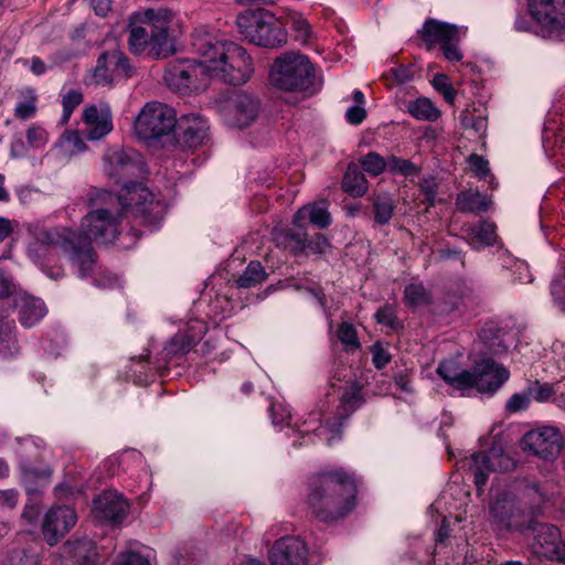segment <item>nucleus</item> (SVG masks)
Segmentation results:
<instances>
[{"label":"nucleus","instance_id":"40","mask_svg":"<svg viewBox=\"0 0 565 565\" xmlns=\"http://www.w3.org/2000/svg\"><path fill=\"white\" fill-rule=\"evenodd\" d=\"M362 403L361 386L352 384L345 388L341 395V406L343 407L344 415L341 418L348 417L354 412Z\"/></svg>","mask_w":565,"mask_h":565},{"label":"nucleus","instance_id":"44","mask_svg":"<svg viewBox=\"0 0 565 565\" xmlns=\"http://www.w3.org/2000/svg\"><path fill=\"white\" fill-rule=\"evenodd\" d=\"M83 102V94L79 90L72 89L63 96V117L62 122H67L74 109Z\"/></svg>","mask_w":565,"mask_h":565},{"label":"nucleus","instance_id":"38","mask_svg":"<svg viewBox=\"0 0 565 565\" xmlns=\"http://www.w3.org/2000/svg\"><path fill=\"white\" fill-rule=\"evenodd\" d=\"M265 278L266 273L262 264L259 262H250L237 279V285L242 288H250L263 282Z\"/></svg>","mask_w":565,"mask_h":565},{"label":"nucleus","instance_id":"50","mask_svg":"<svg viewBox=\"0 0 565 565\" xmlns=\"http://www.w3.org/2000/svg\"><path fill=\"white\" fill-rule=\"evenodd\" d=\"M419 188L422 193L425 195L424 202L427 203L428 206H433L435 204L438 188V183L435 178L423 179L419 183Z\"/></svg>","mask_w":565,"mask_h":565},{"label":"nucleus","instance_id":"16","mask_svg":"<svg viewBox=\"0 0 565 565\" xmlns=\"http://www.w3.org/2000/svg\"><path fill=\"white\" fill-rule=\"evenodd\" d=\"M509 375V371L492 359H482L470 371L471 387L481 393H493L508 381Z\"/></svg>","mask_w":565,"mask_h":565},{"label":"nucleus","instance_id":"54","mask_svg":"<svg viewBox=\"0 0 565 565\" xmlns=\"http://www.w3.org/2000/svg\"><path fill=\"white\" fill-rule=\"evenodd\" d=\"M551 292L561 310L565 311V278L553 280Z\"/></svg>","mask_w":565,"mask_h":565},{"label":"nucleus","instance_id":"35","mask_svg":"<svg viewBox=\"0 0 565 565\" xmlns=\"http://www.w3.org/2000/svg\"><path fill=\"white\" fill-rule=\"evenodd\" d=\"M198 332L192 335L185 334H177L171 339L169 347L167 348L168 352L171 354H183L191 350V348L195 344V342L201 338V335L205 332V326L196 321Z\"/></svg>","mask_w":565,"mask_h":565},{"label":"nucleus","instance_id":"53","mask_svg":"<svg viewBox=\"0 0 565 565\" xmlns=\"http://www.w3.org/2000/svg\"><path fill=\"white\" fill-rule=\"evenodd\" d=\"M531 399L537 402H547L553 395V387L548 384H537L533 387L527 388Z\"/></svg>","mask_w":565,"mask_h":565},{"label":"nucleus","instance_id":"4","mask_svg":"<svg viewBox=\"0 0 565 565\" xmlns=\"http://www.w3.org/2000/svg\"><path fill=\"white\" fill-rule=\"evenodd\" d=\"M270 84L284 92L315 93V68L306 55L287 52L277 57L269 74Z\"/></svg>","mask_w":565,"mask_h":565},{"label":"nucleus","instance_id":"12","mask_svg":"<svg viewBox=\"0 0 565 565\" xmlns=\"http://www.w3.org/2000/svg\"><path fill=\"white\" fill-rule=\"evenodd\" d=\"M260 102L245 92L234 93L223 106L222 115L227 125L243 129L259 116Z\"/></svg>","mask_w":565,"mask_h":565},{"label":"nucleus","instance_id":"41","mask_svg":"<svg viewBox=\"0 0 565 565\" xmlns=\"http://www.w3.org/2000/svg\"><path fill=\"white\" fill-rule=\"evenodd\" d=\"M404 295L407 303L412 307H419L429 302V296L422 284L406 286Z\"/></svg>","mask_w":565,"mask_h":565},{"label":"nucleus","instance_id":"62","mask_svg":"<svg viewBox=\"0 0 565 565\" xmlns=\"http://www.w3.org/2000/svg\"><path fill=\"white\" fill-rule=\"evenodd\" d=\"M12 565H35V558L32 553L26 554L24 551L17 552L11 558Z\"/></svg>","mask_w":565,"mask_h":565},{"label":"nucleus","instance_id":"7","mask_svg":"<svg viewBox=\"0 0 565 565\" xmlns=\"http://www.w3.org/2000/svg\"><path fill=\"white\" fill-rule=\"evenodd\" d=\"M175 110L161 102H149L139 111L134 130L142 140L159 139L169 135L177 126Z\"/></svg>","mask_w":565,"mask_h":565},{"label":"nucleus","instance_id":"24","mask_svg":"<svg viewBox=\"0 0 565 565\" xmlns=\"http://www.w3.org/2000/svg\"><path fill=\"white\" fill-rule=\"evenodd\" d=\"M492 522L499 529H510L514 525V519L520 514V508L512 494L504 492L495 498L490 508Z\"/></svg>","mask_w":565,"mask_h":565},{"label":"nucleus","instance_id":"34","mask_svg":"<svg viewBox=\"0 0 565 565\" xmlns=\"http://www.w3.org/2000/svg\"><path fill=\"white\" fill-rule=\"evenodd\" d=\"M407 108L409 114L418 120L436 121L441 115L431 100L425 97L411 102Z\"/></svg>","mask_w":565,"mask_h":565},{"label":"nucleus","instance_id":"43","mask_svg":"<svg viewBox=\"0 0 565 565\" xmlns=\"http://www.w3.org/2000/svg\"><path fill=\"white\" fill-rule=\"evenodd\" d=\"M289 19L291 28L296 33V40L300 43H307L311 36V29L308 21L299 13H291Z\"/></svg>","mask_w":565,"mask_h":565},{"label":"nucleus","instance_id":"56","mask_svg":"<svg viewBox=\"0 0 565 565\" xmlns=\"http://www.w3.org/2000/svg\"><path fill=\"white\" fill-rule=\"evenodd\" d=\"M17 501L18 493L14 490L10 489L0 491V509L11 510L15 507Z\"/></svg>","mask_w":565,"mask_h":565},{"label":"nucleus","instance_id":"51","mask_svg":"<svg viewBox=\"0 0 565 565\" xmlns=\"http://www.w3.org/2000/svg\"><path fill=\"white\" fill-rule=\"evenodd\" d=\"M462 125L466 128L473 129L478 135H482L487 128V120L481 116L476 117L467 113L462 116Z\"/></svg>","mask_w":565,"mask_h":565},{"label":"nucleus","instance_id":"46","mask_svg":"<svg viewBox=\"0 0 565 565\" xmlns=\"http://www.w3.org/2000/svg\"><path fill=\"white\" fill-rule=\"evenodd\" d=\"M433 86L444 96L446 102L452 103L455 100L456 93L447 75L436 74L433 78Z\"/></svg>","mask_w":565,"mask_h":565},{"label":"nucleus","instance_id":"36","mask_svg":"<svg viewBox=\"0 0 565 565\" xmlns=\"http://www.w3.org/2000/svg\"><path fill=\"white\" fill-rule=\"evenodd\" d=\"M419 164L409 159L401 158L394 154L388 156V172L394 175H402L407 179H414L420 174Z\"/></svg>","mask_w":565,"mask_h":565},{"label":"nucleus","instance_id":"42","mask_svg":"<svg viewBox=\"0 0 565 565\" xmlns=\"http://www.w3.org/2000/svg\"><path fill=\"white\" fill-rule=\"evenodd\" d=\"M338 339L344 345L347 351H354L360 348L355 328L348 322L340 324L338 329Z\"/></svg>","mask_w":565,"mask_h":565},{"label":"nucleus","instance_id":"1","mask_svg":"<svg viewBox=\"0 0 565 565\" xmlns=\"http://www.w3.org/2000/svg\"><path fill=\"white\" fill-rule=\"evenodd\" d=\"M192 47L198 58L170 62L163 76L167 86L181 95L204 89L211 81L242 85L254 73L253 60L243 46L205 30L194 32Z\"/></svg>","mask_w":565,"mask_h":565},{"label":"nucleus","instance_id":"8","mask_svg":"<svg viewBox=\"0 0 565 565\" xmlns=\"http://www.w3.org/2000/svg\"><path fill=\"white\" fill-rule=\"evenodd\" d=\"M419 35L428 51L437 45L449 62H460L463 57L459 49L460 29L455 24L428 19L419 30Z\"/></svg>","mask_w":565,"mask_h":565},{"label":"nucleus","instance_id":"49","mask_svg":"<svg viewBox=\"0 0 565 565\" xmlns=\"http://www.w3.org/2000/svg\"><path fill=\"white\" fill-rule=\"evenodd\" d=\"M379 323L384 324L391 329H397L399 321L396 318L395 310L391 306H384L375 313Z\"/></svg>","mask_w":565,"mask_h":565},{"label":"nucleus","instance_id":"64","mask_svg":"<svg viewBox=\"0 0 565 565\" xmlns=\"http://www.w3.org/2000/svg\"><path fill=\"white\" fill-rule=\"evenodd\" d=\"M12 230L11 221L0 216V243L11 234Z\"/></svg>","mask_w":565,"mask_h":565},{"label":"nucleus","instance_id":"18","mask_svg":"<svg viewBox=\"0 0 565 565\" xmlns=\"http://www.w3.org/2000/svg\"><path fill=\"white\" fill-rule=\"evenodd\" d=\"M99 552L89 539L68 540L60 548L56 565H98Z\"/></svg>","mask_w":565,"mask_h":565},{"label":"nucleus","instance_id":"61","mask_svg":"<svg viewBox=\"0 0 565 565\" xmlns=\"http://www.w3.org/2000/svg\"><path fill=\"white\" fill-rule=\"evenodd\" d=\"M90 4L94 12L99 17H106L111 10L110 0H92Z\"/></svg>","mask_w":565,"mask_h":565},{"label":"nucleus","instance_id":"11","mask_svg":"<svg viewBox=\"0 0 565 565\" xmlns=\"http://www.w3.org/2000/svg\"><path fill=\"white\" fill-rule=\"evenodd\" d=\"M468 463L469 471L473 477L478 492H480L483 486L487 483L491 472L509 471L515 465L514 460L500 447H492L487 452L473 454L469 458Z\"/></svg>","mask_w":565,"mask_h":565},{"label":"nucleus","instance_id":"22","mask_svg":"<svg viewBox=\"0 0 565 565\" xmlns=\"http://www.w3.org/2000/svg\"><path fill=\"white\" fill-rule=\"evenodd\" d=\"M83 121L89 140H98L113 130V115L107 103L90 105L83 111Z\"/></svg>","mask_w":565,"mask_h":565},{"label":"nucleus","instance_id":"60","mask_svg":"<svg viewBox=\"0 0 565 565\" xmlns=\"http://www.w3.org/2000/svg\"><path fill=\"white\" fill-rule=\"evenodd\" d=\"M35 110L34 102L33 99L20 103L15 107V115L17 117L21 119H28L32 117L33 113Z\"/></svg>","mask_w":565,"mask_h":565},{"label":"nucleus","instance_id":"3","mask_svg":"<svg viewBox=\"0 0 565 565\" xmlns=\"http://www.w3.org/2000/svg\"><path fill=\"white\" fill-rule=\"evenodd\" d=\"M354 473L340 468L316 476L308 493V503L317 518L333 521L345 516L355 505Z\"/></svg>","mask_w":565,"mask_h":565},{"label":"nucleus","instance_id":"31","mask_svg":"<svg viewBox=\"0 0 565 565\" xmlns=\"http://www.w3.org/2000/svg\"><path fill=\"white\" fill-rule=\"evenodd\" d=\"M479 339L491 354H500L508 349L504 332L493 322L483 326L479 333Z\"/></svg>","mask_w":565,"mask_h":565},{"label":"nucleus","instance_id":"30","mask_svg":"<svg viewBox=\"0 0 565 565\" xmlns=\"http://www.w3.org/2000/svg\"><path fill=\"white\" fill-rule=\"evenodd\" d=\"M491 200L476 190H467L458 194L457 206L461 212L481 213L489 210Z\"/></svg>","mask_w":565,"mask_h":565},{"label":"nucleus","instance_id":"48","mask_svg":"<svg viewBox=\"0 0 565 565\" xmlns=\"http://www.w3.org/2000/svg\"><path fill=\"white\" fill-rule=\"evenodd\" d=\"M371 353L372 362L377 370L385 367L392 359L387 347L383 345L382 343H375L371 348Z\"/></svg>","mask_w":565,"mask_h":565},{"label":"nucleus","instance_id":"57","mask_svg":"<svg viewBox=\"0 0 565 565\" xmlns=\"http://www.w3.org/2000/svg\"><path fill=\"white\" fill-rule=\"evenodd\" d=\"M365 116V109L359 105L351 106L345 113L347 120L352 125L361 124L364 120Z\"/></svg>","mask_w":565,"mask_h":565},{"label":"nucleus","instance_id":"39","mask_svg":"<svg viewBox=\"0 0 565 565\" xmlns=\"http://www.w3.org/2000/svg\"><path fill=\"white\" fill-rule=\"evenodd\" d=\"M360 163L370 175L377 177L388 170V157L384 158L377 152L371 151L360 159Z\"/></svg>","mask_w":565,"mask_h":565},{"label":"nucleus","instance_id":"15","mask_svg":"<svg viewBox=\"0 0 565 565\" xmlns=\"http://www.w3.org/2000/svg\"><path fill=\"white\" fill-rule=\"evenodd\" d=\"M269 559L271 565H309V551L301 539L285 536L275 542Z\"/></svg>","mask_w":565,"mask_h":565},{"label":"nucleus","instance_id":"59","mask_svg":"<svg viewBox=\"0 0 565 565\" xmlns=\"http://www.w3.org/2000/svg\"><path fill=\"white\" fill-rule=\"evenodd\" d=\"M342 423L337 419L335 423H332V424H327L324 427L322 426H319L317 429H318V435L321 437V436H324L327 434H331V436H326V439L328 441V444H331L332 439H334L339 431H340V427H341Z\"/></svg>","mask_w":565,"mask_h":565},{"label":"nucleus","instance_id":"23","mask_svg":"<svg viewBox=\"0 0 565 565\" xmlns=\"http://www.w3.org/2000/svg\"><path fill=\"white\" fill-rule=\"evenodd\" d=\"M129 505L121 494L107 491L94 500V511L99 518L120 522L127 514Z\"/></svg>","mask_w":565,"mask_h":565},{"label":"nucleus","instance_id":"20","mask_svg":"<svg viewBox=\"0 0 565 565\" xmlns=\"http://www.w3.org/2000/svg\"><path fill=\"white\" fill-rule=\"evenodd\" d=\"M75 511L70 507H57L49 511L43 523V535L50 545H54L76 523Z\"/></svg>","mask_w":565,"mask_h":565},{"label":"nucleus","instance_id":"29","mask_svg":"<svg viewBox=\"0 0 565 565\" xmlns=\"http://www.w3.org/2000/svg\"><path fill=\"white\" fill-rule=\"evenodd\" d=\"M306 220L320 228H324L331 223L330 214L320 204H309L299 209L294 216V225L301 226Z\"/></svg>","mask_w":565,"mask_h":565},{"label":"nucleus","instance_id":"14","mask_svg":"<svg viewBox=\"0 0 565 565\" xmlns=\"http://www.w3.org/2000/svg\"><path fill=\"white\" fill-rule=\"evenodd\" d=\"M530 13L548 34L565 31V0H529Z\"/></svg>","mask_w":565,"mask_h":565},{"label":"nucleus","instance_id":"26","mask_svg":"<svg viewBox=\"0 0 565 565\" xmlns=\"http://www.w3.org/2000/svg\"><path fill=\"white\" fill-rule=\"evenodd\" d=\"M86 145L77 130H66L55 142L52 154L61 161H68L72 157L83 152Z\"/></svg>","mask_w":565,"mask_h":565},{"label":"nucleus","instance_id":"10","mask_svg":"<svg viewBox=\"0 0 565 565\" xmlns=\"http://www.w3.org/2000/svg\"><path fill=\"white\" fill-rule=\"evenodd\" d=\"M524 534L532 539V550L536 555L558 562L565 561V543L556 526L532 521L524 529Z\"/></svg>","mask_w":565,"mask_h":565},{"label":"nucleus","instance_id":"27","mask_svg":"<svg viewBox=\"0 0 565 565\" xmlns=\"http://www.w3.org/2000/svg\"><path fill=\"white\" fill-rule=\"evenodd\" d=\"M437 373L445 382L458 390L471 387L470 371L461 370L456 361L441 362Z\"/></svg>","mask_w":565,"mask_h":565},{"label":"nucleus","instance_id":"5","mask_svg":"<svg viewBox=\"0 0 565 565\" xmlns=\"http://www.w3.org/2000/svg\"><path fill=\"white\" fill-rule=\"evenodd\" d=\"M239 33L250 43L264 47H278L286 43L287 32L268 10H246L236 18Z\"/></svg>","mask_w":565,"mask_h":565},{"label":"nucleus","instance_id":"58","mask_svg":"<svg viewBox=\"0 0 565 565\" xmlns=\"http://www.w3.org/2000/svg\"><path fill=\"white\" fill-rule=\"evenodd\" d=\"M15 286L11 277L0 270V298H7L14 291Z\"/></svg>","mask_w":565,"mask_h":565},{"label":"nucleus","instance_id":"32","mask_svg":"<svg viewBox=\"0 0 565 565\" xmlns=\"http://www.w3.org/2000/svg\"><path fill=\"white\" fill-rule=\"evenodd\" d=\"M342 186L349 195L360 198L367 191V180L355 164H350L343 177Z\"/></svg>","mask_w":565,"mask_h":565},{"label":"nucleus","instance_id":"21","mask_svg":"<svg viewBox=\"0 0 565 565\" xmlns=\"http://www.w3.org/2000/svg\"><path fill=\"white\" fill-rule=\"evenodd\" d=\"M114 196L119 200L122 214L128 207H136L140 213H151L159 206L153 194L141 183L125 182L121 192Z\"/></svg>","mask_w":565,"mask_h":565},{"label":"nucleus","instance_id":"63","mask_svg":"<svg viewBox=\"0 0 565 565\" xmlns=\"http://www.w3.org/2000/svg\"><path fill=\"white\" fill-rule=\"evenodd\" d=\"M20 321L25 327H32L35 322L34 309L32 307L26 308V309H21L20 310Z\"/></svg>","mask_w":565,"mask_h":565},{"label":"nucleus","instance_id":"52","mask_svg":"<svg viewBox=\"0 0 565 565\" xmlns=\"http://www.w3.org/2000/svg\"><path fill=\"white\" fill-rule=\"evenodd\" d=\"M468 162L479 178H486L489 174V162L483 157L473 153L469 157Z\"/></svg>","mask_w":565,"mask_h":565},{"label":"nucleus","instance_id":"2","mask_svg":"<svg viewBox=\"0 0 565 565\" xmlns=\"http://www.w3.org/2000/svg\"><path fill=\"white\" fill-rule=\"evenodd\" d=\"M97 201L102 206L83 217L81 232L45 231L38 236V242L50 245L52 249L61 248L77 267L82 278L90 276L96 265V253L92 242L111 243L117 237L119 222L124 216L120 202L113 193L100 191Z\"/></svg>","mask_w":565,"mask_h":565},{"label":"nucleus","instance_id":"47","mask_svg":"<svg viewBox=\"0 0 565 565\" xmlns=\"http://www.w3.org/2000/svg\"><path fill=\"white\" fill-rule=\"evenodd\" d=\"M114 565H150V562L139 552L127 550L117 556Z\"/></svg>","mask_w":565,"mask_h":565},{"label":"nucleus","instance_id":"19","mask_svg":"<svg viewBox=\"0 0 565 565\" xmlns=\"http://www.w3.org/2000/svg\"><path fill=\"white\" fill-rule=\"evenodd\" d=\"M151 28L150 53L157 57L168 56L174 52L169 28L174 20V13L167 8L156 9Z\"/></svg>","mask_w":565,"mask_h":565},{"label":"nucleus","instance_id":"6","mask_svg":"<svg viewBox=\"0 0 565 565\" xmlns=\"http://www.w3.org/2000/svg\"><path fill=\"white\" fill-rule=\"evenodd\" d=\"M135 74V67L127 55L117 46L104 50L97 57L96 64L85 77L87 85L113 88L121 79H128Z\"/></svg>","mask_w":565,"mask_h":565},{"label":"nucleus","instance_id":"37","mask_svg":"<svg viewBox=\"0 0 565 565\" xmlns=\"http://www.w3.org/2000/svg\"><path fill=\"white\" fill-rule=\"evenodd\" d=\"M373 207L375 222L379 224H386L394 213V200L390 194L381 193L374 199Z\"/></svg>","mask_w":565,"mask_h":565},{"label":"nucleus","instance_id":"28","mask_svg":"<svg viewBox=\"0 0 565 565\" xmlns=\"http://www.w3.org/2000/svg\"><path fill=\"white\" fill-rule=\"evenodd\" d=\"M274 239L278 246L292 253H299L306 249L307 233L303 230V225H295V228L291 230H276Z\"/></svg>","mask_w":565,"mask_h":565},{"label":"nucleus","instance_id":"45","mask_svg":"<svg viewBox=\"0 0 565 565\" xmlns=\"http://www.w3.org/2000/svg\"><path fill=\"white\" fill-rule=\"evenodd\" d=\"M531 401V395L527 390L521 393H515L507 401L505 408L509 413L523 412L527 409Z\"/></svg>","mask_w":565,"mask_h":565},{"label":"nucleus","instance_id":"33","mask_svg":"<svg viewBox=\"0 0 565 565\" xmlns=\"http://www.w3.org/2000/svg\"><path fill=\"white\" fill-rule=\"evenodd\" d=\"M467 231L470 235V245L473 248L490 246L497 239L495 225L488 221H481L470 226Z\"/></svg>","mask_w":565,"mask_h":565},{"label":"nucleus","instance_id":"13","mask_svg":"<svg viewBox=\"0 0 565 565\" xmlns=\"http://www.w3.org/2000/svg\"><path fill=\"white\" fill-rule=\"evenodd\" d=\"M524 450L544 459H555L563 448V437L557 428L544 426L526 433L522 438Z\"/></svg>","mask_w":565,"mask_h":565},{"label":"nucleus","instance_id":"55","mask_svg":"<svg viewBox=\"0 0 565 565\" xmlns=\"http://www.w3.org/2000/svg\"><path fill=\"white\" fill-rule=\"evenodd\" d=\"M329 247L330 244L328 239L321 234L317 235L311 241L306 242V248L310 249L315 254H323Z\"/></svg>","mask_w":565,"mask_h":565},{"label":"nucleus","instance_id":"17","mask_svg":"<svg viewBox=\"0 0 565 565\" xmlns=\"http://www.w3.org/2000/svg\"><path fill=\"white\" fill-rule=\"evenodd\" d=\"M154 14L156 9L139 10L130 14L127 31L129 33L128 46L131 53L140 54L149 46Z\"/></svg>","mask_w":565,"mask_h":565},{"label":"nucleus","instance_id":"9","mask_svg":"<svg viewBox=\"0 0 565 565\" xmlns=\"http://www.w3.org/2000/svg\"><path fill=\"white\" fill-rule=\"evenodd\" d=\"M141 154L132 148L113 146L103 157V170L115 183H125L127 179L142 171Z\"/></svg>","mask_w":565,"mask_h":565},{"label":"nucleus","instance_id":"25","mask_svg":"<svg viewBox=\"0 0 565 565\" xmlns=\"http://www.w3.org/2000/svg\"><path fill=\"white\" fill-rule=\"evenodd\" d=\"M183 129V142L190 148H196L207 139L209 125L207 121L199 115L185 116L181 119Z\"/></svg>","mask_w":565,"mask_h":565}]
</instances>
